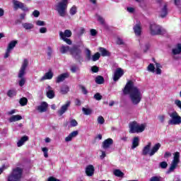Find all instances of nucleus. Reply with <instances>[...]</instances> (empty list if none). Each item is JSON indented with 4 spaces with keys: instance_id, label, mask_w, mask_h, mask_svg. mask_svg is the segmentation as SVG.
<instances>
[{
    "instance_id": "obj_13",
    "label": "nucleus",
    "mask_w": 181,
    "mask_h": 181,
    "mask_svg": "<svg viewBox=\"0 0 181 181\" xmlns=\"http://www.w3.org/2000/svg\"><path fill=\"white\" fill-rule=\"evenodd\" d=\"M47 107H49L47 103L42 102L40 105L36 107V110L40 113L46 112V111H47Z\"/></svg>"
},
{
    "instance_id": "obj_51",
    "label": "nucleus",
    "mask_w": 181,
    "mask_h": 181,
    "mask_svg": "<svg viewBox=\"0 0 181 181\" xmlns=\"http://www.w3.org/2000/svg\"><path fill=\"white\" fill-rule=\"evenodd\" d=\"M165 115H160L158 116V119L160 121V122H161L162 124H163V122H165Z\"/></svg>"
},
{
    "instance_id": "obj_55",
    "label": "nucleus",
    "mask_w": 181,
    "mask_h": 181,
    "mask_svg": "<svg viewBox=\"0 0 181 181\" xmlns=\"http://www.w3.org/2000/svg\"><path fill=\"white\" fill-rule=\"evenodd\" d=\"M78 70V67H77L76 66H73L71 67V71L72 73H76Z\"/></svg>"
},
{
    "instance_id": "obj_22",
    "label": "nucleus",
    "mask_w": 181,
    "mask_h": 181,
    "mask_svg": "<svg viewBox=\"0 0 181 181\" xmlns=\"http://www.w3.org/2000/svg\"><path fill=\"white\" fill-rule=\"evenodd\" d=\"M29 141V136H23L21 138L20 140L17 142V146L18 148H21V146H23V145H25V142H28Z\"/></svg>"
},
{
    "instance_id": "obj_54",
    "label": "nucleus",
    "mask_w": 181,
    "mask_h": 181,
    "mask_svg": "<svg viewBox=\"0 0 181 181\" xmlns=\"http://www.w3.org/2000/svg\"><path fill=\"white\" fill-rule=\"evenodd\" d=\"M98 21L101 23V25H104L105 21H104V18L101 17V16H98Z\"/></svg>"
},
{
    "instance_id": "obj_14",
    "label": "nucleus",
    "mask_w": 181,
    "mask_h": 181,
    "mask_svg": "<svg viewBox=\"0 0 181 181\" xmlns=\"http://www.w3.org/2000/svg\"><path fill=\"white\" fill-rule=\"evenodd\" d=\"M70 104H71V103L70 101H67L64 105H63L60 110H58V114L60 117H62V115H63V114H64V112H66V111H67V110H69V107H70Z\"/></svg>"
},
{
    "instance_id": "obj_11",
    "label": "nucleus",
    "mask_w": 181,
    "mask_h": 181,
    "mask_svg": "<svg viewBox=\"0 0 181 181\" xmlns=\"http://www.w3.org/2000/svg\"><path fill=\"white\" fill-rule=\"evenodd\" d=\"M13 4V8L16 11L18 9H22L23 11H29L28 8L25 6V4L18 0H13L12 1Z\"/></svg>"
},
{
    "instance_id": "obj_29",
    "label": "nucleus",
    "mask_w": 181,
    "mask_h": 181,
    "mask_svg": "<svg viewBox=\"0 0 181 181\" xmlns=\"http://www.w3.org/2000/svg\"><path fill=\"white\" fill-rule=\"evenodd\" d=\"M59 36L60 38L62 39V40H64V42H66L67 43V45H71L73 43L71 39L64 37V33H63V32L61 31L59 33Z\"/></svg>"
},
{
    "instance_id": "obj_52",
    "label": "nucleus",
    "mask_w": 181,
    "mask_h": 181,
    "mask_svg": "<svg viewBox=\"0 0 181 181\" xmlns=\"http://www.w3.org/2000/svg\"><path fill=\"white\" fill-rule=\"evenodd\" d=\"M35 23L37 26H45V25H46V23H45V21H37Z\"/></svg>"
},
{
    "instance_id": "obj_1",
    "label": "nucleus",
    "mask_w": 181,
    "mask_h": 181,
    "mask_svg": "<svg viewBox=\"0 0 181 181\" xmlns=\"http://www.w3.org/2000/svg\"><path fill=\"white\" fill-rule=\"evenodd\" d=\"M124 94H129V99L133 105H138L142 100V93L132 81H129L123 90Z\"/></svg>"
},
{
    "instance_id": "obj_6",
    "label": "nucleus",
    "mask_w": 181,
    "mask_h": 181,
    "mask_svg": "<svg viewBox=\"0 0 181 181\" xmlns=\"http://www.w3.org/2000/svg\"><path fill=\"white\" fill-rule=\"evenodd\" d=\"M81 53H83V51L78 45H74L70 49V54L76 62H83V55H81Z\"/></svg>"
},
{
    "instance_id": "obj_34",
    "label": "nucleus",
    "mask_w": 181,
    "mask_h": 181,
    "mask_svg": "<svg viewBox=\"0 0 181 181\" xmlns=\"http://www.w3.org/2000/svg\"><path fill=\"white\" fill-rule=\"evenodd\" d=\"M140 46L141 47H142L144 53H146V52H148V50H149V42H146V44L144 45V43L140 42Z\"/></svg>"
},
{
    "instance_id": "obj_25",
    "label": "nucleus",
    "mask_w": 181,
    "mask_h": 181,
    "mask_svg": "<svg viewBox=\"0 0 181 181\" xmlns=\"http://www.w3.org/2000/svg\"><path fill=\"white\" fill-rule=\"evenodd\" d=\"M137 146H139V137L136 136L133 139L132 143V149H135V148H137Z\"/></svg>"
},
{
    "instance_id": "obj_64",
    "label": "nucleus",
    "mask_w": 181,
    "mask_h": 181,
    "mask_svg": "<svg viewBox=\"0 0 181 181\" xmlns=\"http://www.w3.org/2000/svg\"><path fill=\"white\" fill-rule=\"evenodd\" d=\"M156 74H162V70L160 69V68H156Z\"/></svg>"
},
{
    "instance_id": "obj_56",
    "label": "nucleus",
    "mask_w": 181,
    "mask_h": 181,
    "mask_svg": "<svg viewBox=\"0 0 181 181\" xmlns=\"http://www.w3.org/2000/svg\"><path fill=\"white\" fill-rule=\"evenodd\" d=\"M47 32V28L42 27L40 28V33H46Z\"/></svg>"
},
{
    "instance_id": "obj_27",
    "label": "nucleus",
    "mask_w": 181,
    "mask_h": 181,
    "mask_svg": "<svg viewBox=\"0 0 181 181\" xmlns=\"http://www.w3.org/2000/svg\"><path fill=\"white\" fill-rule=\"evenodd\" d=\"M22 26L25 30H31V29H33L35 28V25H33V24L29 23H23Z\"/></svg>"
},
{
    "instance_id": "obj_30",
    "label": "nucleus",
    "mask_w": 181,
    "mask_h": 181,
    "mask_svg": "<svg viewBox=\"0 0 181 181\" xmlns=\"http://www.w3.org/2000/svg\"><path fill=\"white\" fill-rule=\"evenodd\" d=\"M22 119V116L17 115H13L9 119L10 122H16V121H21Z\"/></svg>"
},
{
    "instance_id": "obj_40",
    "label": "nucleus",
    "mask_w": 181,
    "mask_h": 181,
    "mask_svg": "<svg viewBox=\"0 0 181 181\" xmlns=\"http://www.w3.org/2000/svg\"><path fill=\"white\" fill-rule=\"evenodd\" d=\"M7 95L12 98V97H15L16 95V90H9L7 93Z\"/></svg>"
},
{
    "instance_id": "obj_18",
    "label": "nucleus",
    "mask_w": 181,
    "mask_h": 181,
    "mask_svg": "<svg viewBox=\"0 0 181 181\" xmlns=\"http://www.w3.org/2000/svg\"><path fill=\"white\" fill-rule=\"evenodd\" d=\"M53 72L49 71L45 74V75L40 78V81H45V80H52L53 78Z\"/></svg>"
},
{
    "instance_id": "obj_24",
    "label": "nucleus",
    "mask_w": 181,
    "mask_h": 181,
    "mask_svg": "<svg viewBox=\"0 0 181 181\" xmlns=\"http://www.w3.org/2000/svg\"><path fill=\"white\" fill-rule=\"evenodd\" d=\"M99 52L101 53V56L103 57H107L111 56V52L107 50V49L104 47H99Z\"/></svg>"
},
{
    "instance_id": "obj_48",
    "label": "nucleus",
    "mask_w": 181,
    "mask_h": 181,
    "mask_svg": "<svg viewBox=\"0 0 181 181\" xmlns=\"http://www.w3.org/2000/svg\"><path fill=\"white\" fill-rule=\"evenodd\" d=\"M76 13H77V8H76V6H73L71 9H70V14L71 15H76Z\"/></svg>"
},
{
    "instance_id": "obj_33",
    "label": "nucleus",
    "mask_w": 181,
    "mask_h": 181,
    "mask_svg": "<svg viewBox=\"0 0 181 181\" xmlns=\"http://www.w3.org/2000/svg\"><path fill=\"white\" fill-rule=\"evenodd\" d=\"M85 51H86V60L87 62H90V60H91V59H92L91 51L90 49H88V48H86Z\"/></svg>"
},
{
    "instance_id": "obj_59",
    "label": "nucleus",
    "mask_w": 181,
    "mask_h": 181,
    "mask_svg": "<svg viewBox=\"0 0 181 181\" xmlns=\"http://www.w3.org/2000/svg\"><path fill=\"white\" fill-rule=\"evenodd\" d=\"M11 53V50L9 49H6V54L4 55V59H8V57H9V54Z\"/></svg>"
},
{
    "instance_id": "obj_4",
    "label": "nucleus",
    "mask_w": 181,
    "mask_h": 181,
    "mask_svg": "<svg viewBox=\"0 0 181 181\" xmlns=\"http://www.w3.org/2000/svg\"><path fill=\"white\" fill-rule=\"evenodd\" d=\"M23 175V169L17 167L13 168L9 175L6 177V181H21Z\"/></svg>"
},
{
    "instance_id": "obj_3",
    "label": "nucleus",
    "mask_w": 181,
    "mask_h": 181,
    "mask_svg": "<svg viewBox=\"0 0 181 181\" xmlns=\"http://www.w3.org/2000/svg\"><path fill=\"white\" fill-rule=\"evenodd\" d=\"M152 143L148 142L147 145H146L142 149V155L144 156H146V155H149V156H153L160 149L161 144L160 143L156 144L151 148Z\"/></svg>"
},
{
    "instance_id": "obj_32",
    "label": "nucleus",
    "mask_w": 181,
    "mask_h": 181,
    "mask_svg": "<svg viewBox=\"0 0 181 181\" xmlns=\"http://www.w3.org/2000/svg\"><path fill=\"white\" fill-rule=\"evenodd\" d=\"M95 81L96 84H104V81H105L104 77L102 76H98L95 78Z\"/></svg>"
},
{
    "instance_id": "obj_43",
    "label": "nucleus",
    "mask_w": 181,
    "mask_h": 181,
    "mask_svg": "<svg viewBox=\"0 0 181 181\" xmlns=\"http://www.w3.org/2000/svg\"><path fill=\"white\" fill-rule=\"evenodd\" d=\"M149 181H162V177H160V176H153L150 178Z\"/></svg>"
},
{
    "instance_id": "obj_23",
    "label": "nucleus",
    "mask_w": 181,
    "mask_h": 181,
    "mask_svg": "<svg viewBox=\"0 0 181 181\" xmlns=\"http://www.w3.org/2000/svg\"><path fill=\"white\" fill-rule=\"evenodd\" d=\"M133 29L136 36H141V33H142V27H141V24H136Z\"/></svg>"
},
{
    "instance_id": "obj_16",
    "label": "nucleus",
    "mask_w": 181,
    "mask_h": 181,
    "mask_svg": "<svg viewBox=\"0 0 181 181\" xmlns=\"http://www.w3.org/2000/svg\"><path fill=\"white\" fill-rule=\"evenodd\" d=\"M46 93H47V97L52 100V98H54V90H53V88H52L50 86H47L46 88Z\"/></svg>"
},
{
    "instance_id": "obj_60",
    "label": "nucleus",
    "mask_w": 181,
    "mask_h": 181,
    "mask_svg": "<svg viewBox=\"0 0 181 181\" xmlns=\"http://www.w3.org/2000/svg\"><path fill=\"white\" fill-rule=\"evenodd\" d=\"M117 45H124V40L121 38H117Z\"/></svg>"
},
{
    "instance_id": "obj_61",
    "label": "nucleus",
    "mask_w": 181,
    "mask_h": 181,
    "mask_svg": "<svg viewBox=\"0 0 181 181\" xmlns=\"http://www.w3.org/2000/svg\"><path fill=\"white\" fill-rule=\"evenodd\" d=\"M47 181H60V180L55 178L54 177H50L48 178Z\"/></svg>"
},
{
    "instance_id": "obj_8",
    "label": "nucleus",
    "mask_w": 181,
    "mask_h": 181,
    "mask_svg": "<svg viewBox=\"0 0 181 181\" xmlns=\"http://www.w3.org/2000/svg\"><path fill=\"white\" fill-rule=\"evenodd\" d=\"M56 11L58 12L59 16L64 18L67 11V0H62L56 5Z\"/></svg>"
},
{
    "instance_id": "obj_45",
    "label": "nucleus",
    "mask_w": 181,
    "mask_h": 181,
    "mask_svg": "<svg viewBox=\"0 0 181 181\" xmlns=\"http://www.w3.org/2000/svg\"><path fill=\"white\" fill-rule=\"evenodd\" d=\"M159 166L161 168V169H166V168H168V163L163 161L160 163Z\"/></svg>"
},
{
    "instance_id": "obj_2",
    "label": "nucleus",
    "mask_w": 181,
    "mask_h": 181,
    "mask_svg": "<svg viewBox=\"0 0 181 181\" xmlns=\"http://www.w3.org/2000/svg\"><path fill=\"white\" fill-rule=\"evenodd\" d=\"M28 66H29V60H28V59H25L21 64L18 74V78H20L18 81V85L20 87H23L26 83V78H25V75L26 74Z\"/></svg>"
},
{
    "instance_id": "obj_28",
    "label": "nucleus",
    "mask_w": 181,
    "mask_h": 181,
    "mask_svg": "<svg viewBox=\"0 0 181 181\" xmlns=\"http://www.w3.org/2000/svg\"><path fill=\"white\" fill-rule=\"evenodd\" d=\"M181 52V44H177L175 48H173L172 50L173 54L176 56V54H180Z\"/></svg>"
},
{
    "instance_id": "obj_26",
    "label": "nucleus",
    "mask_w": 181,
    "mask_h": 181,
    "mask_svg": "<svg viewBox=\"0 0 181 181\" xmlns=\"http://www.w3.org/2000/svg\"><path fill=\"white\" fill-rule=\"evenodd\" d=\"M70 49H71V48H70V47H69V46L62 45L59 48V52L62 54H66V53L67 52H69V53H70Z\"/></svg>"
},
{
    "instance_id": "obj_15",
    "label": "nucleus",
    "mask_w": 181,
    "mask_h": 181,
    "mask_svg": "<svg viewBox=\"0 0 181 181\" xmlns=\"http://www.w3.org/2000/svg\"><path fill=\"white\" fill-rule=\"evenodd\" d=\"M112 144H114V141L112 140V139H107L103 142L102 148L103 149H108L110 146L112 145Z\"/></svg>"
},
{
    "instance_id": "obj_7",
    "label": "nucleus",
    "mask_w": 181,
    "mask_h": 181,
    "mask_svg": "<svg viewBox=\"0 0 181 181\" xmlns=\"http://www.w3.org/2000/svg\"><path fill=\"white\" fill-rule=\"evenodd\" d=\"M149 29L150 35H151L152 36H156L158 35H165L166 33V30L163 29V28L156 23L151 24L149 26Z\"/></svg>"
},
{
    "instance_id": "obj_35",
    "label": "nucleus",
    "mask_w": 181,
    "mask_h": 181,
    "mask_svg": "<svg viewBox=\"0 0 181 181\" xmlns=\"http://www.w3.org/2000/svg\"><path fill=\"white\" fill-rule=\"evenodd\" d=\"M69 91V88L67 85H64L62 88H61V93L62 94H67Z\"/></svg>"
},
{
    "instance_id": "obj_57",
    "label": "nucleus",
    "mask_w": 181,
    "mask_h": 181,
    "mask_svg": "<svg viewBox=\"0 0 181 181\" xmlns=\"http://www.w3.org/2000/svg\"><path fill=\"white\" fill-rule=\"evenodd\" d=\"M90 35L92 36H96L97 35V30L95 29H90Z\"/></svg>"
},
{
    "instance_id": "obj_63",
    "label": "nucleus",
    "mask_w": 181,
    "mask_h": 181,
    "mask_svg": "<svg viewBox=\"0 0 181 181\" xmlns=\"http://www.w3.org/2000/svg\"><path fill=\"white\" fill-rule=\"evenodd\" d=\"M174 4L176 6H180V0H174Z\"/></svg>"
},
{
    "instance_id": "obj_37",
    "label": "nucleus",
    "mask_w": 181,
    "mask_h": 181,
    "mask_svg": "<svg viewBox=\"0 0 181 181\" xmlns=\"http://www.w3.org/2000/svg\"><path fill=\"white\" fill-rule=\"evenodd\" d=\"M100 57H101V54L96 52L94 55L92 56L91 60L92 62H97V60H100Z\"/></svg>"
},
{
    "instance_id": "obj_41",
    "label": "nucleus",
    "mask_w": 181,
    "mask_h": 181,
    "mask_svg": "<svg viewBox=\"0 0 181 181\" xmlns=\"http://www.w3.org/2000/svg\"><path fill=\"white\" fill-rule=\"evenodd\" d=\"M147 70L150 73H155V66H153V64H150L147 67Z\"/></svg>"
},
{
    "instance_id": "obj_42",
    "label": "nucleus",
    "mask_w": 181,
    "mask_h": 181,
    "mask_svg": "<svg viewBox=\"0 0 181 181\" xmlns=\"http://www.w3.org/2000/svg\"><path fill=\"white\" fill-rule=\"evenodd\" d=\"M64 33V37H71V30H66Z\"/></svg>"
},
{
    "instance_id": "obj_19",
    "label": "nucleus",
    "mask_w": 181,
    "mask_h": 181,
    "mask_svg": "<svg viewBox=\"0 0 181 181\" xmlns=\"http://www.w3.org/2000/svg\"><path fill=\"white\" fill-rule=\"evenodd\" d=\"M68 77H69V74H67V73L60 74L59 76H58L57 77L56 83H62V82L64 81V80H66V78H68Z\"/></svg>"
},
{
    "instance_id": "obj_9",
    "label": "nucleus",
    "mask_w": 181,
    "mask_h": 181,
    "mask_svg": "<svg viewBox=\"0 0 181 181\" xmlns=\"http://www.w3.org/2000/svg\"><path fill=\"white\" fill-rule=\"evenodd\" d=\"M170 119L168 121L169 125H180L181 124V117L179 116L177 112L174 111L171 113H169Z\"/></svg>"
},
{
    "instance_id": "obj_46",
    "label": "nucleus",
    "mask_w": 181,
    "mask_h": 181,
    "mask_svg": "<svg viewBox=\"0 0 181 181\" xmlns=\"http://www.w3.org/2000/svg\"><path fill=\"white\" fill-rule=\"evenodd\" d=\"M93 98H95V100H97L98 101H100V100L103 98V96L101 95V94L97 93L94 95Z\"/></svg>"
},
{
    "instance_id": "obj_5",
    "label": "nucleus",
    "mask_w": 181,
    "mask_h": 181,
    "mask_svg": "<svg viewBox=\"0 0 181 181\" xmlns=\"http://www.w3.org/2000/svg\"><path fill=\"white\" fill-rule=\"evenodd\" d=\"M129 134H140L141 132H144L145 131V128H146V124H139L138 122L134 121L129 123Z\"/></svg>"
},
{
    "instance_id": "obj_36",
    "label": "nucleus",
    "mask_w": 181,
    "mask_h": 181,
    "mask_svg": "<svg viewBox=\"0 0 181 181\" xmlns=\"http://www.w3.org/2000/svg\"><path fill=\"white\" fill-rule=\"evenodd\" d=\"M114 175L115 176H117V177H124V173L121 171L120 170H114Z\"/></svg>"
},
{
    "instance_id": "obj_62",
    "label": "nucleus",
    "mask_w": 181,
    "mask_h": 181,
    "mask_svg": "<svg viewBox=\"0 0 181 181\" xmlns=\"http://www.w3.org/2000/svg\"><path fill=\"white\" fill-rule=\"evenodd\" d=\"M81 89L82 90V93L83 94H87L88 91H87V89H86V87H84L83 86H81Z\"/></svg>"
},
{
    "instance_id": "obj_21",
    "label": "nucleus",
    "mask_w": 181,
    "mask_h": 181,
    "mask_svg": "<svg viewBox=\"0 0 181 181\" xmlns=\"http://www.w3.org/2000/svg\"><path fill=\"white\" fill-rule=\"evenodd\" d=\"M78 135V131H74L69 136L65 138V142H70L73 138H76Z\"/></svg>"
},
{
    "instance_id": "obj_53",
    "label": "nucleus",
    "mask_w": 181,
    "mask_h": 181,
    "mask_svg": "<svg viewBox=\"0 0 181 181\" xmlns=\"http://www.w3.org/2000/svg\"><path fill=\"white\" fill-rule=\"evenodd\" d=\"M33 15L34 16L35 18H39L40 15V12L37 10H35L33 12Z\"/></svg>"
},
{
    "instance_id": "obj_47",
    "label": "nucleus",
    "mask_w": 181,
    "mask_h": 181,
    "mask_svg": "<svg viewBox=\"0 0 181 181\" xmlns=\"http://www.w3.org/2000/svg\"><path fill=\"white\" fill-rule=\"evenodd\" d=\"M77 125H78V123L77 122V121L76 119H73L70 121L71 127H77Z\"/></svg>"
},
{
    "instance_id": "obj_17",
    "label": "nucleus",
    "mask_w": 181,
    "mask_h": 181,
    "mask_svg": "<svg viewBox=\"0 0 181 181\" xmlns=\"http://www.w3.org/2000/svg\"><path fill=\"white\" fill-rule=\"evenodd\" d=\"M94 166L93 165H89L86 168V174L90 177L94 175Z\"/></svg>"
},
{
    "instance_id": "obj_10",
    "label": "nucleus",
    "mask_w": 181,
    "mask_h": 181,
    "mask_svg": "<svg viewBox=\"0 0 181 181\" xmlns=\"http://www.w3.org/2000/svg\"><path fill=\"white\" fill-rule=\"evenodd\" d=\"M180 163V153L175 152L174 153V157L173 159V161L171 163V165L169 168V172H173L176 168H177V165Z\"/></svg>"
},
{
    "instance_id": "obj_49",
    "label": "nucleus",
    "mask_w": 181,
    "mask_h": 181,
    "mask_svg": "<svg viewBox=\"0 0 181 181\" xmlns=\"http://www.w3.org/2000/svg\"><path fill=\"white\" fill-rule=\"evenodd\" d=\"M91 71L93 73H98V71H100V69L97 66H93L91 67Z\"/></svg>"
},
{
    "instance_id": "obj_12",
    "label": "nucleus",
    "mask_w": 181,
    "mask_h": 181,
    "mask_svg": "<svg viewBox=\"0 0 181 181\" xmlns=\"http://www.w3.org/2000/svg\"><path fill=\"white\" fill-rule=\"evenodd\" d=\"M122 76H124V70L121 68H117L113 75V81H118Z\"/></svg>"
},
{
    "instance_id": "obj_38",
    "label": "nucleus",
    "mask_w": 181,
    "mask_h": 181,
    "mask_svg": "<svg viewBox=\"0 0 181 181\" xmlns=\"http://www.w3.org/2000/svg\"><path fill=\"white\" fill-rule=\"evenodd\" d=\"M82 111L85 115H91V113L93 112V110H91V109L86 107H83Z\"/></svg>"
},
{
    "instance_id": "obj_44",
    "label": "nucleus",
    "mask_w": 181,
    "mask_h": 181,
    "mask_svg": "<svg viewBox=\"0 0 181 181\" xmlns=\"http://www.w3.org/2000/svg\"><path fill=\"white\" fill-rule=\"evenodd\" d=\"M105 122V119H104V117L103 116H99L98 117V123H99L100 125H103Z\"/></svg>"
},
{
    "instance_id": "obj_39",
    "label": "nucleus",
    "mask_w": 181,
    "mask_h": 181,
    "mask_svg": "<svg viewBox=\"0 0 181 181\" xmlns=\"http://www.w3.org/2000/svg\"><path fill=\"white\" fill-rule=\"evenodd\" d=\"M19 103L21 107H25V105L28 104V98H21Z\"/></svg>"
},
{
    "instance_id": "obj_58",
    "label": "nucleus",
    "mask_w": 181,
    "mask_h": 181,
    "mask_svg": "<svg viewBox=\"0 0 181 181\" xmlns=\"http://www.w3.org/2000/svg\"><path fill=\"white\" fill-rule=\"evenodd\" d=\"M170 156H172V153H170V152L167 151L164 154V158H170Z\"/></svg>"
},
{
    "instance_id": "obj_20",
    "label": "nucleus",
    "mask_w": 181,
    "mask_h": 181,
    "mask_svg": "<svg viewBox=\"0 0 181 181\" xmlns=\"http://www.w3.org/2000/svg\"><path fill=\"white\" fill-rule=\"evenodd\" d=\"M160 18H166L168 16V5L164 4L163 7L161 8V11L159 14Z\"/></svg>"
},
{
    "instance_id": "obj_31",
    "label": "nucleus",
    "mask_w": 181,
    "mask_h": 181,
    "mask_svg": "<svg viewBox=\"0 0 181 181\" xmlns=\"http://www.w3.org/2000/svg\"><path fill=\"white\" fill-rule=\"evenodd\" d=\"M16 45H18V40H13L10 42L8 45L7 49L10 51L13 50V48L15 47V46H16Z\"/></svg>"
},
{
    "instance_id": "obj_50",
    "label": "nucleus",
    "mask_w": 181,
    "mask_h": 181,
    "mask_svg": "<svg viewBox=\"0 0 181 181\" xmlns=\"http://www.w3.org/2000/svg\"><path fill=\"white\" fill-rule=\"evenodd\" d=\"M52 54H53V49H52V47H47V56L49 57H52Z\"/></svg>"
}]
</instances>
